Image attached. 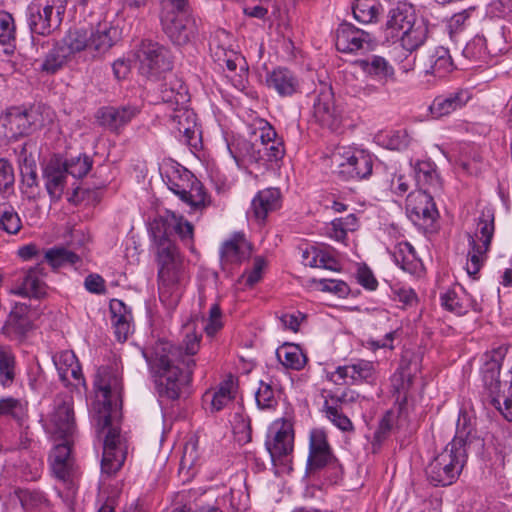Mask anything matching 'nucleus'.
<instances>
[{
  "mask_svg": "<svg viewBox=\"0 0 512 512\" xmlns=\"http://www.w3.org/2000/svg\"><path fill=\"white\" fill-rule=\"evenodd\" d=\"M406 213L416 226L422 228L431 227L439 216L433 197L422 188L408 195Z\"/></svg>",
  "mask_w": 512,
  "mask_h": 512,
  "instance_id": "13",
  "label": "nucleus"
},
{
  "mask_svg": "<svg viewBox=\"0 0 512 512\" xmlns=\"http://www.w3.org/2000/svg\"><path fill=\"white\" fill-rule=\"evenodd\" d=\"M233 388L234 384L232 381L220 385L219 389L213 393L211 398L212 411H220L232 401L234 398Z\"/></svg>",
  "mask_w": 512,
  "mask_h": 512,
  "instance_id": "59",
  "label": "nucleus"
},
{
  "mask_svg": "<svg viewBox=\"0 0 512 512\" xmlns=\"http://www.w3.org/2000/svg\"><path fill=\"white\" fill-rule=\"evenodd\" d=\"M220 255L223 264H240L250 257L251 245L238 233L223 243Z\"/></svg>",
  "mask_w": 512,
  "mask_h": 512,
  "instance_id": "23",
  "label": "nucleus"
},
{
  "mask_svg": "<svg viewBox=\"0 0 512 512\" xmlns=\"http://www.w3.org/2000/svg\"><path fill=\"white\" fill-rule=\"evenodd\" d=\"M259 131V139L266 142V150L269 154L270 162L281 160L285 154L284 144L277 137L275 129L268 122H264Z\"/></svg>",
  "mask_w": 512,
  "mask_h": 512,
  "instance_id": "38",
  "label": "nucleus"
},
{
  "mask_svg": "<svg viewBox=\"0 0 512 512\" xmlns=\"http://www.w3.org/2000/svg\"><path fill=\"white\" fill-rule=\"evenodd\" d=\"M335 375L338 376L340 380L349 377L353 383H372L376 379V368L373 362L358 360L352 364L339 366L335 371Z\"/></svg>",
  "mask_w": 512,
  "mask_h": 512,
  "instance_id": "27",
  "label": "nucleus"
},
{
  "mask_svg": "<svg viewBox=\"0 0 512 512\" xmlns=\"http://www.w3.org/2000/svg\"><path fill=\"white\" fill-rule=\"evenodd\" d=\"M507 43L503 26L494 23L487 27L485 35H476L463 49V56L477 66L506 51Z\"/></svg>",
  "mask_w": 512,
  "mask_h": 512,
  "instance_id": "7",
  "label": "nucleus"
},
{
  "mask_svg": "<svg viewBox=\"0 0 512 512\" xmlns=\"http://www.w3.org/2000/svg\"><path fill=\"white\" fill-rule=\"evenodd\" d=\"M265 446L273 462H280L291 454L294 447L292 423L283 418L275 420L268 429Z\"/></svg>",
  "mask_w": 512,
  "mask_h": 512,
  "instance_id": "11",
  "label": "nucleus"
},
{
  "mask_svg": "<svg viewBox=\"0 0 512 512\" xmlns=\"http://www.w3.org/2000/svg\"><path fill=\"white\" fill-rule=\"evenodd\" d=\"M44 258L53 268L63 267L67 264L74 265L80 261L76 253L64 247H54L46 250Z\"/></svg>",
  "mask_w": 512,
  "mask_h": 512,
  "instance_id": "46",
  "label": "nucleus"
},
{
  "mask_svg": "<svg viewBox=\"0 0 512 512\" xmlns=\"http://www.w3.org/2000/svg\"><path fill=\"white\" fill-rule=\"evenodd\" d=\"M428 37V26L423 19L412 22L411 27L402 32L397 39L401 46L408 52H413L421 47Z\"/></svg>",
  "mask_w": 512,
  "mask_h": 512,
  "instance_id": "35",
  "label": "nucleus"
},
{
  "mask_svg": "<svg viewBox=\"0 0 512 512\" xmlns=\"http://www.w3.org/2000/svg\"><path fill=\"white\" fill-rule=\"evenodd\" d=\"M15 182L14 170L11 163L0 158V193L11 189Z\"/></svg>",
  "mask_w": 512,
  "mask_h": 512,
  "instance_id": "64",
  "label": "nucleus"
},
{
  "mask_svg": "<svg viewBox=\"0 0 512 512\" xmlns=\"http://www.w3.org/2000/svg\"><path fill=\"white\" fill-rule=\"evenodd\" d=\"M62 167L66 174H70L74 178H82L90 171L92 161L86 155H79L71 157L65 163H62Z\"/></svg>",
  "mask_w": 512,
  "mask_h": 512,
  "instance_id": "54",
  "label": "nucleus"
},
{
  "mask_svg": "<svg viewBox=\"0 0 512 512\" xmlns=\"http://www.w3.org/2000/svg\"><path fill=\"white\" fill-rule=\"evenodd\" d=\"M15 39V26L12 16L0 12V44L9 45Z\"/></svg>",
  "mask_w": 512,
  "mask_h": 512,
  "instance_id": "62",
  "label": "nucleus"
},
{
  "mask_svg": "<svg viewBox=\"0 0 512 512\" xmlns=\"http://www.w3.org/2000/svg\"><path fill=\"white\" fill-rule=\"evenodd\" d=\"M69 55L73 53H69L62 43V46H56L47 53L40 68L44 72L53 74L64 65Z\"/></svg>",
  "mask_w": 512,
  "mask_h": 512,
  "instance_id": "48",
  "label": "nucleus"
},
{
  "mask_svg": "<svg viewBox=\"0 0 512 512\" xmlns=\"http://www.w3.org/2000/svg\"><path fill=\"white\" fill-rule=\"evenodd\" d=\"M333 455L323 430L314 429L310 433L308 464L311 469H321L330 463Z\"/></svg>",
  "mask_w": 512,
  "mask_h": 512,
  "instance_id": "20",
  "label": "nucleus"
},
{
  "mask_svg": "<svg viewBox=\"0 0 512 512\" xmlns=\"http://www.w3.org/2000/svg\"><path fill=\"white\" fill-rule=\"evenodd\" d=\"M120 39V33L112 22L100 20L71 27L62 39L69 53H85L92 59L105 55Z\"/></svg>",
  "mask_w": 512,
  "mask_h": 512,
  "instance_id": "4",
  "label": "nucleus"
},
{
  "mask_svg": "<svg viewBox=\"0 0 512 512\" xmlns=\"http://www.w3.org/2000/svg\"><path fill=\"white\" fill-rule=\"evenodd\" d=\"M21 228L22 221L13 207L4 206L3 209H0V230L15 235Z\"/></svg>",
  "mask_w": 512,
  "mask_h": 512,
  "instance_id": "52",
  "label": "nucleus"
},
{
  "mask_svg": "<svg viewBox=\"0 0 512 512\" xmlns=\"http://www.w3.org/2000/svg\"><path fill=\"white\" fill-rule=\"evenodd\" d=\"M494 229V212L490 208H485L481 211V215L477 222V230L473 234L476 242L484 245V248L490 247L491 240L494 235ZM470 236H472V234H469L468 238Z\"/></svg>",
  "mask_w": 512,
  "mask_h": 512,
  "instance_id": "41",
  "label": "nucleus"
},
{
  "mask_svg": "<svg viewBox=\"0 0 512 512\" xmlns=\"http://www.w3.org/2000/svg\"><path fill=\"white\" fill-rule=\"evenodd\" d=\"M139 71L148 78L158 77L172 69L169 50L152 40H143L137 52Z\"/></svg>",
  "mask_w": 512,
  "mask_h": 512,
  "instance_id": "10",
  "label": "nucleus"
},
{
  "mask_svg": "<svg viewBox=\"0 0 512 512\" xmlns=\"http://www.w3.org/2000/svg\"><path fill=\"white\" fill-rule=\"evenodd\" d=\"M20 174L21 192L30 200L39 198L41 189L35 161L25 157L20 165Z\"/></svg>",
  "mask_w": 512,
  "mask_h": 512,
  "instance_id": "33",
  "label": "nucleus"
},
{
  "mask_svg": "<svg viewBox=\"0 0 512 512\" xmlns=\"http://www.w3.org/2000/svg\"><path fill=\"white\" fill-rule=\"evenodd\" d=\"M359 394L351 389H345L338 392H331L326 396L324 406H334L335 408L343 410V408L356 402Z\"/></svg>",
  "mask_w": 512,
  "mask_h": 512,
  "instance_id": "57",
  "label": "nucleus"
},
{
  "mask_svg": "<svg viewBox=\"0 0 512 512\" xmlns=\"http://www.w3.org/2000/svg\"><path fill=\"white\" fill-rule=\"evenodd\" d=\"M26 311L25 304H16L2 328L3 333L9 337L24 335L28 328V321L23 318Z\"/></svg>",
  "mask_w": 512,
  "mask_h": 512,
  "instance_id": "43",
  "label": "nucleus"
},
{
  "mask_svg": "<svg viewBox=\"0 0 512 512\" xmlns=\"http://www.w3.org/2000/svg\"><path fill=\"white\" fill-rule=\"evenodd\" d=\"M331 162L344 180H362L372 174V156L361 149L338 146L331 155Z\"/></svg>",
  "mask_w": 512,
  "mask_h": 512,
  "instance_id": "8",
  "label": "nucleus"
},
{
  "mask_svg": "<svg viewBox=\"0 0 512 512\" xmlns=\"http://www.w3.org/2000/svg\"><path fill=\"white\" fill-rule=\"evenodd\" d=\"M111 322L115 328V334L119 341H126L131 328V313L120 300L110 302Z\"/></svg>",
  "mask_w": 512,
  "mask_h": 512,
  "instance_id": "34",
  "label": "nucleus"
},
{
  "mask_svg": "<svg viewBox=\"0 0 512 512\" xmlns=\"http://www.w3.org/2000/svg\"><path fill=\"white\" fill-rule=\"evenodd\" d=\"M159 97L163 103L173 108L184 107L189 101L187 88L179 80L171 81L169 85L162 84Z\"/></svg>",
  "mask_w": 512,
  "mask_h": 512,
  "instance_id": "37",
  "label": "nucleus"
},
{
  "mask_svg": "<svg viewBox=\"0 0 512 512\" xmlns=\"http://www.w3.org/2000/svg\"><path fill=\"white\" fill-rule=\"evenodd\" d=\"M160 22L165 35L178 46L190 43L198 34L196 19L190 13L160 18Z\"/></svg>",
  "mask_w": 512,
  "mask_h": 512,
  "instance_id": "15",
  "label": "nucleus"
},
{
  "mask_svg": "<svg viewBox=\"0 0 512 512\" xmlns=\"http://www.w3.org/2000/svg\"><path fill=\"white\" fill-rule=\"evenodd\" d=\"M357 226V218L354 214L336 218L331 222L329 235L337 241H344L348 231H354Z\"/></svg>",
  "mask_w": 512,
  "mask_h": 512,
  "instance_id": "51",
  "label": "nucleus"
},
{
  "mask_svg": "<svg viewBox=\"0 0 512 512\" xmlns=\"http://www.w3.org/2000/svg\"><path fill=\"white\" fill-rule=\"evenodd\" d=\"M327 418L340 430L348 432L353 430L351 420L343 413V410L334 406H323Z\"/></svg>",
  "mask_w": 512,
  "mask_h": 512,
  "instance_id": "61",
  "label": "nucleus"
},
{
  "mask_svg": "<svg viewBox=\"0 0 512 512\" xmlns=\"http://www.w3.org/2000/svg\"><path fill=\"white\" fill-rule=\"evenodd\" d=\"M43 276L44 269L40 265L30 268L25 273L21 285L11 290V293L22 297L43 298L47 293V286L42 279Z\"/></svg>",
  "mask_w": 512,
  "mask_h": 512,
  "instance_id": "21",
  "label": "nucleus"
},
{
  "mask_svg": "<svg viewBox=\"0 0 512 512\" xmlns=\"http://www.w3.org/2000/svg\"><path fill=\"white\" fill-rule=\"evenodd\" d=\"M94 385V421L97 432L105 433L101 469L103 473L112 475L122 467L127 455L126 440L121 436L119 429L111 423L113 406L121 397L122 379L116 372L103 369L98 372Z\"/></svg>",
  "mask_w": 512,
  "mask_h": 512,
  "instance_id": "3",
  "label": "nucleus"
},
{
  "mask_svg": "<svg viewBox=\"0 0 512 512\" xmlns=\"http://www.w3.org/2000/svg\"><path fill=\"white\" fill-rule=\"evenodd\" d=\"M352 11L358 22L369 24L377 21L379 15L383 12V7L379 0H356Z\"/></svg>",
  "mask_w": 512,
  "mask_h": 512,
  "instance_id": "40",
  "label": "nucleus"
},
{
  "mask_svg": "<svg viewBox=\"0 0 512 512\" xmlns=\"http://www.w3.org/2000/svg\"><path fill=\"white\" fill-rule=\"evenodd\" d=\"M441 306L456 315H464L469 309V297L461 286H453L440 296Z\"/></svg>",
  "mask_w": 512,
  "mask_h": 512,
  "instance_id": "36",
  "label": "nucleus"
},
{
  "mask_svg": "<svg viewBox=\"0 0 512 512\" xmlns=\"http://www.w3.org/2000/svg\"><path fill=\"white\" fill-rule=\"evenodd\" d=\"M279 362L286 368L301 370L306 364V356L299 346L284 344L276 350Z\"/></svg>",
  "mask_w": 512,
  "mask_h": 512,
  "instance_id": "42",
  "label": "nucleus"
},
{
  "mask_svg": "<svg viewBox=\"0 0 512 512\" xmlns=\"http://www.w3.org/2000/svg\"><path fill=\"white\" fill-rule=\"evenodd\" d=\"M266 83L280 96H291L297 92L299 81L296 76L286 68H277L268 73Z\"/></svg>",
  "mask_w": 512,
  "mask_h": 512,
  "instance_id": "30",
  "label": "nucleus"
},
{
  "mask_svg": "<svg viewBox=\"0 0 512 512\" xmlns=\"http://www.w3.org/2000/svg\"><path fill=\"white\" fill-rule=\"evenodd\" d=\"M171 127L181 141L189 146L196 147L200 130L196 122V114L184 107L173 108L170 116Z\"/></svg>",
  "mask_w": 512,
  "mask_h": 512,
  "instance_id": "17",
  "label": "nucleus"
},
{
  "mask_svg": "<svg viewBox=\"0 0 512 512\" xmlns=\"http://www.w3.org/2000/svg\"><path fill=\"white\" fill-rule=\"evenodd\" d=\"M313 118L320 126L331 131H336L341 125V113L335 105L333 90L328 85H321L316 91Z\"/></svg>",
  "mask_w": 512,
  "mask_h": 512,
  "instance_id": "14",
  "label": "nucleus"
},
{
  "mask_svg": "<svg viewBox=\"0 0 512 512\" xmlns=\"http://www.w3.org/2000/svg\"><path fill=\"white\" fill-rule=\"evenodd\" d=\"M52 359L62 382L69 383L71 378L78 381L81 379V368L72 351H61L55 354Z\"/></svg>",
  "mask_w": 512,
  "mask_h": 512,
  "instance_id": "31",
  "label": "nucleus"
},
{
  "mask_svg": "<svg viewBox=\"0 0 512 512\" xmlns=\"http://www.w3.org/2000/svg\"><path fill=\"white\" fill-rule=\"evenodd\" d=\"M233 433L240 444L251 441L252 429L250 418L243 413H235L231 421Z\"/></svg>",
  "mask_w": 512,
  "mask_h": 512,
  "instance_id": "53",
  "label": "nucleus"
},
{
  "mask_svg": "<svg viewBox=\"0 0 512 512\" xmlns=\"http://www.w3.org/2000/svg\"><path fill=\"white\" fill-rule=\"evenodd\" d=\"M355 64L358 65L364 73L383 83L394 80V68L382 56H368L366 58L356 60Z\"/></svg>",
  "mask_w": 512,
  "mask_h": 512,
  "instance_id": "29",
  "label": "nucleus"
},
{
  "mask_svg": "<svg viewBox=\"0 0 512 512\" xmlns=\"http://www.w3.org/2000/svg\"><path fill=\"white\" fill-rule=\"evenodd\" d=\"M16 377V360L10 348L0 346V385L10 387Z\"/></svg>",
  "mask_w": 512,
  "mask_h": 512,
  "instance_id": "44",
  "label": "nucleus"
},
{
  "mask_svg": "<svg viewBox=\"0 0 512 512\" xmlns=\"http://www.w3.org/2000/svg\"><path fill=\"white\" fill-rule=\"evenodd\" d=\"M67 0H33L26 12L33 33L49 35L57 30L66 12Z\"/></svg>",
  "mask_w": 512,
  "mask_h": 512,
  "instance_id": "6",
  "label": "nucleus"
},
{
  "mask_svg": "<svg viewBox=\"0 0 512 512\" xmlns=\"http://www.w3.org/2000/svg\"><path fill=\"white\" fill-rule=\"evenodd\" d=\"M416 181L421 186L433 189L440 188V180L436 173L435 165L429 161L418 162L415 166Z\"/></svg>",
  "mask_w": 512,
  "mask_h": 512,
  "instance_id": "47",
  "label": "nucleus"
},
{
  "mask_svg": "<svg viewBox=\"0 0 512 512\" xmlns=\"http://www.w3.org/2000/svg\"><path fill=\"white\" fill-rule=\"evenodd\" d=\"M66 173L58 160L50 161L43 171L45 187L52 201H58L65 188Z\"/></svg>",
  "mask_w": 512,
  "mask_h": 512,
  "instance_id": "28",
  "label": "nucleus"
},
{
  "mask_svg": "<svg viewBox=\"0 0 512 512\" xmlns=\"http://www.w3.org/2000/svg\"><path fill=\"white\" fill-rule=\"evenodd\" d=\"M26 410L25 403L13 397H4L0 399V417L11 416L14 419H21Z\"/></svg>",
  "mask_w": 512,
  "mask_h": 512,
  "instance_id": "58",
  "label": "nucleus"
},
{
  "mask_svg": "<svg viewBox=\"0 0 512 512\" xmlns=\"http://www.w3.org/2000/svg\"><path fill=\"white\" fill-rule=\"evenodd\" d=\"M466 415L459 417L457 433L453 440L446 445L427 466V479L434 486H448L459 477L466 462V441L470 434L465 428Z\"/></svg>",
  "mask_w": 512,
  "mask_h": 512,
  "instance_id": "5",
  "label": "nucleus"
},
{
  "mask_svg": "<svg viewBox=\"0 0 512 512\" xmlns=\"http://www.w3.org/2000/svg\"><path fill=\"white\" fill-rule=\"evenodd\" d=\"M391 383L394 392L397 394V401L405 402L408 391L413 383V373L410 364H405L403 357L399 370L392 376Z\"/></svg>",
  "mask_w": 512,
  "mask_h": 512,
  "instance_id": "39",
  "label": "nucleus"
},
{
  "mask_svg": "<svg viewBox=\"0 0 512 512\" xmlns=\"http://www.w3.org/2000/svg\"><path fill=\"white\" fill-rule=\"evenodd\" d=\"M490 403L501 412L508 420L512 421V383L501 388V392L495 393Z\"/></svg>",
  "mask_w": 512,
  "mask_h": 512,
  "instance_id": "50",
  "label": "nucleus"
},
{
  "mask_svg": "<svg viewBox=\"0 0 512 512\" xmlns=\"http://www.w3.org/2000/svg\"><path fill=\"white\" fill-rule=\"evenodd\" d=\"M138 114V109L132 106L121 108L104 107L97 113V119L102 126L117 132L121 127L129 123Z\"/></svg>",
  "mask_w": 512,
  "mask_h": 512,
  "instance_id": "22",
  "label": "nucleus"
},
{
  "mask_svg": "<svg viewBox=\"0 0 512 512\" xmlns=\"http://www.w3.org/2000/svg\"><path fill=\"white\" fill-rule=\"evenodd\" d=\"M160 18L173 17L178 14H189L188 0H161Z\"/></svg>",
  "mask_w": 512,
  "mask_h": 512,
  "instance_id": "60",
  "label": "nucleus"
},
{
  "mask_svg": "<svg viewBox=\"0 0 512 512\" xmlns=\"http://www.w3.org/2000/svg\"><path fill=\"white\" fill-rule=\"evenodd\" d=\"M426 74L443 78L454 69V63L448 49L440 46L430 50L423 63Z\"/></svg>",
  "mask_w": 512,
  "mask_h": 512,
  "instance_id": "25",
  "label": "nucleus"
},
{
  "mask_svg": "<svg viewBox=\"0 0 512 512\" xmlns=\"http://www.w3.org/2000/svg\"><path fill=\"white\" fill-rule=\"evenodd\" d=\"M417 17L411 6L400 5L389 11L385 26L386 38L392 41L397 40L402 32L411 27Z\"/></svg>",
  "mask_w": 512,
  "mask_h": 512,
  "instance_id": "19",
  "label": "nucleus"
},
{
  "mask_svg": "<svg viewBox=\"0 0 512 512\" xmlns=\"http://www.w3.org/2000/svg\"><path fill=\"white\" fill-rule=\"evenodd\" d=\"M303 263L309 267H319L334 270L335 260L314 246L307 248L302 253Z\"/></svg>",
  "mask_w": 512,
  "mask_h": 512,
  "instance_id": "49",
  "label": "nucleus"
},
{
  "mask_svg": "<svg viewBox=\"0 0 512 512\" xmlns=\"http://www.w3.org/2000/svg\"><path fill=\"white\" fill-rule=\"evenodd\" d=\"M40 106L30 110L12 108L8 110L3 118L5 135L9 138L17 139L20 136L29 134L33 127L40 126L37 123V116L40 113Z\"/></svg>",
  "mask_w": 512,
  "mask_h": 512,
  "instance_id": "16",
  "label": "nucleus"
},
{
  "mask_svg": "<svg viewBox=\"0 0 512 512\" xmlns=\"http://www.w3.org/2000/svg\"><path fill=\"white\" fill-rule=\"evenodd\" d=\"M370 41L369 33L350 23H342L337 29L335 45L340 52L353 53L369 48Z\"/></svg>",
  "mask_w": 512,
  "mask_h": 512,
  "instance_id": "18",
  "label": "nucleus"
},
{
  "mask_svg": "<svg viewBox=\"0 0 512 512\" xmlns=\"http://www.w3.org/2000/svg\"><path fill=\"white\" fill-rule=\"evenodd\" d=\"M255 399L258 407L261 409L271 408L276 403L272 387L264 382L260 383L255 394Z\"/></svg>",
  "mask_w": 512,
  "mask_h": 512,
  "instance_id": "63",
  "label": "nucleus"
},
{
  "mask_svg": "<svg viewBox=\"0 0 512 512\" xmlns=\"http://www.w3.org/2000/svg\"><path fill=\"white\" fill-rule=\"evenodd\" d=\"M162 177L168 188L192 209L198 210L207 206L206 193L198 182L190 183L192 175L188 171L184 170L180 174L179 170L171 168Z\"/></svg>",
  "mask_w": 512,
  "mask_h": 512,
  "instance_id": "9",
  "label": "nucleus"
},
{
  "mask_svg": "<svg viewBox=\"0 0 512 512\" xmlns=\"http://www.w3.org/2000/svg\"><path fill=\"white\" fill-rule=\"evenodd\" d=\"M468 91L460 90L448 95L437 96L429 106L431 115L434 118L447 116L454 111L461 109L469 101Z\"/></svg>",
  "mask_w": 512,
  "mask_h": 512,
  "instance_id": "24",
  "label": "nucleus"
},
{
  "mask_svg": "<svg viewBox=\"0 0 512 512\" xmlns=\"http://www.w3.org/2000/svg\"><path fill=\"white\" fill-rule=\"evenodd\" d=\"M201 336L188 333L183 346L159 340L145 347L142 354L155 376L156 389L160 397L178 400L189 392L192 372L196 363L193 356L200 348Z\"/></svg>",
  "mask_w": 512,
  "mask_h": 512,
  "instance_id": "2",
  "label": "nucleus"
},
{
  "mask_svg": "<svg viewBox=\"0 0 512 512\" xmlns=\"http://www.w3.org/2000/svg\"><path fill=\"white\" fill-rule=\"evenodd\" d=\"M17 495L25 510H33L48 504L45 495L38 490L22 489L18 491Z\"/></svg>",
  "mask_w": 512,
  "mask_h": 512,
  "instance_id": "56",
  "label": "nucleus"
},
{
  "mask_svg": "<svg viewBox=\"0 0 512 512\" xmlns=\"http://www.w3.org/2000/svg\"><path fill=\"white\" fill-rule=\"evenodd\" d=\"M281 205V193L277 188L261 190L253 198L251 211L258 221H264L270 212L277 210Z\"/></svg>",
  "mask_w": 512,
  "mask_h": 512,
  "instance_id": "26",
  "label": "nucleus"
},
{
  "mask_svg": "<svg viewBox=\"0 0 512 512\" xmlns=\"http://www.w3.org/2000/svg\"><path fill=\"white\" fill-rule=\"evenodd\" d=\"M469 246L470 249L468 251L466 270L470 276H473L476 275L481 269L489 247L484 248V245L476 242L474 236L469 237Z\"/></svg>",
  "mask_w": 512,
  "mask_h": 512,
  "instance_id": "45",
  "label": "nucleus"
},
{
  "mask_svg": "<svg viewBox=\"0 0 512 512\" xmlns=\"http://www.w3.org/2000/svg\"><path fill=\"white\" fill-rule=\"evenodd\" d=\"M396 265L409 274H417L422 269V263L416 256L413 246L408 242L398 243L392 252Z\"/></svg>",
  "mask_w": 512,
  "mask_h": 512,
  "instance_id": "32",
  "label": "nucleus"
},
{
  "mask_svg": "<svg viewBox=\"0 0 512 512\" xmlns=\"http://www.w3.org/2000/svg\"><path fill=\"white\" fill-rule=\"evenodd\" d=\"M171 230L186 244L192 243L194 232L189 221L171 211H167L165 216L156 219L151 225L156 244L159 299L168 309H174L178 305L187 282L183 258L175 243L168 237Z\"/></svg>",
  "mask_w": 512,
  "mask_h": 512,
  "instance_id": "1",
  "label": "nucleus"
},
{
  "mask_svg": "<svg viewBox=\"0 0 512 512\" xmlns=\"http://www.w3.org/2000/svg\"><path fill=\"white\" fill-rule=\"evenodd\" d=\"M46 429L60 439H66L74 434L76 425L70 396L59 395L55 398L53 410L46 422Z\"/></svg>",
  "mask_w": 512,
  "mask_h": 512,
  "instance_id": "12",
  "label": "nucleus"
},
{
  "mask_svg": "<svg viewBox=\"0 0 512 512\" xmlns=\"http://www.w3.org/2000/svg\"><path fill=\"white\" fill-rule=\"evenodd\" d=\"M508 348L504 345H500L493 348L491 351L484 355V364L481 372H491L500 374L502 361L507 354Z\"/></svg>",
  "mask_w": 512,
  "mask_h": 512,
  "instance_id": "55",
  "label": "nucleus"
}]
</instances>
